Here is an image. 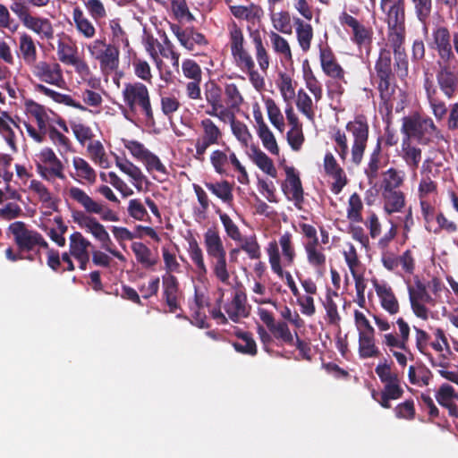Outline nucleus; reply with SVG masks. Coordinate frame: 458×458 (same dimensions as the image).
Returning <instances> with one entry per match:
<instances>
[{
    "instance_id": "obj_30",
    "label": "nucleus",
    "mask_w": 458,
    "mask_h": 458,
    "mask_svg": "<svg viewBox=\"0 0 458 458\" xmlns=\"http://www.w3.org/2000/svg\"><path fill=\"white\" fill-rule=\"evenodd\" d=\"M401 157L411 171L415 172L420 165L422 158V150L420 148L412 145L411 140H403Z\"/></svg>"
},
{
    "instance_id": "obj_59",
    "label": "nucleus",
    "mask_w": 458,
    "mask_h": 458,
    "mask_svg": "<svg viewBox=\"0 0 458 458\" xmlns=\"http://www.w3.org/2000/svg\"><path fill=\"white\" fill-rule=\"evenodd\" d=\"M241 242L240 250L247 253L250 259H258L261 257L260 246L255 235L250 237H242L239 241Z\"/></svg>"
},
{
    "instance_id": "obj_56",
    "label": "nucleus",
    "mask_w": 458,
    "mask_h": 458,
    "mask_svg": "<svg viewBox=\"0 0 458 458\" xmlns=\"http://www.w3.org/2000/svg\"><path fill=\"white\" fill-rule=\"evenodd\" d=\"M363 204L360 195L356 192L352 193L348 201L347 218L355 223L362 222L361 211Z\"/></svg>"
},
{
    "instance_id": "obj_62",
    "label": "nucleus",
    "mask_w": 458,
    "mask_h": 458,
    "mask_svg": "<svg viewBox=\"0 0 458 458\" xmlns=\"http://www.w3.org/2000/svg\"><path fill=\"white\" fill-rule=\"evenodd\" d=\"M409 298L433 307L436 305V301L428 293L426 285L420 281L416 282L415 289L409 287Z\"/></svg>"
},
{
    "instance_id": "obj_53",
    "label": "nucleus",
    "mask_w": 458,
    "mask_h": 458,
    "mask_svg": "<svg viewBox=\"0 0 458 458\" xmlns=\"http://www.w3.org/2000/svg\"><path fill=\"white\" fill-rule=\"evenodd\" d=\"M437 182L431 176L424 175L420 178L418 186L420 201H428L431 195H437Z\"/></svg>"
},
{
    "instance_id": "obj_33",
    "label": "nucleus",
    "mask_w": 458,
    "mask_h": 458,
    "mask_svg": "<svg viewBox=\"0 0 458 458\" xmlns=\"http://www.w3.org/2000/svg\"><path fill=\"white\" fill-rule=\"evenodd\" d=\"M34 88L36 91L49 97L56 103L64 104L81 111L87 110L86 106L81 105L80 102L75 101L70 95L59 93L40 83L35 84Z\"/></svg>"
},
{
    "instance_id": "obj_14",
    "label": "nucleus",
    "mask_w": 458,
    "mask_h": 458,
    "mask_svg": "<svg viewBox=\"0 0 458 458\" xmlns=\"http://www.w3.org/2000/svg\"><path fill=\"white\" fill-rule=\"evenodd\" d=\"M339 22L342 26H347L352 29V35L351 39L358 47H366L371 44L373 30L370 27L365 26L347 12H343L340 14Z\"/></svg>"
},
{
    "instance_id": "obj_23",
    "label": "nucleus",
    "mask_w": 458,
    "mask_h": 458,
    "mask_svg": "<svg viewBox=\"0 0 458 458\" xmlns=\"http://www.w3.org/2000/svg\"><path fill=\"white\" fill-rule=\"evenodd\" d=\"M403 393L404 391L400 385L399 379L396 382L384 385V388L380 393L373 389L371 396L383 408L390 409V401L400 399L403 395Z\"/></svg>"
},
{
    "instance_id": "obj_1",
    "label": "nucleus",
    "mask_w": 458,
    "mask_h": 458,
    "mask_svg": "<svg viewBox=\"0 0 458 458\" xmlns=\"http://www.w3.org/2000/svg\"><path fill=\"white\" fill-rule=\"evenodd\" d=\"M374 69L375 75L372 78L379 92V113L389 124L393 120V110L401 113L406 106V93L396 84L390 49H380Z\"/></svg>"
},
{
    "instance_id": "obj_12",
    "label": "nucleus",
    "mask_w": 458,
    "mask_h": 458,
    "mask_svg": "<svg viewBox=\"0 0 458 458\" xmlns=\"http://www.w3.org/2000/svg\"><path fill=\"white\" fill-rule=\"evenodd\" d=\"M31 72L40 81L57 88H63L65 85L62 67L57 62H37L32 65Z\"/></svg>"
},
{
    "instance_id": "obj_51",
    "label": "nucleus",
    "mask_w": 458,
    "mask_h": 458,
    "mask_svg": "<svg viewBox=\"0 0 458 458\" xmlns=\"http://www.w3.org/2000/svg\"><path fill=\"white\" fill-rule=\"evenodd\" d=\"M57 55L63 64L73 63L72 60L77 57V47L72 43L70 38L58 40Z\"/></svg>"
},
{
    "instance_id": "obj_47",
    "label": "nucleus",
    "mask_w": 458,
    "mask_h": 458,
    "mask_svg": "<svg viewBox=\"0 0 458 458\" xmlns=\"http://www.w3.org/2000/svg\"><path fill=\"white\" fill-rule=\"evenodd\" d=\"M72 165L79 178L84 179L89 184H93L97 180V174L90 165L82 157H74Z\"/></svg>"
},
{
    "instance_id": "obj_15",
    "label": "nucleus",
    "mask_w": 458,
    "mask_h": 458,
    "mask_svg": "<svg viewBox=\"0 0 458 458\" xmlns=\"http://www.w3.org/2000/svg\"><path fill=\"white\" fill-rule=\"evenodd\" d=\"M227 30L230 50L234 63L250 61L249 58L252 56L245 47L246 40L242 29L234 21H232L227 25Z\"/></svg>"
},
{
    "instance_id": "obj_25",
    "label": "nucleus",
    "mask_w": 458,
    "mask_h": 458,
    "mask_svg": "<svg viewBox=\"0 0 458 458\" xmlns=\"http://www.w3.org/2000/svg\"><path fill=\"white\" fill-rule=\"evenodd\" d=\"M69 196L72 199L80 204L88 214H101L103 205L94 200L89 194L79 187H71Z\"/></svg>"
},
{
    "instance_id": "obj_28",
    "label": "nucleus",
    "mask_w": 458,
    "mask_h": 458,
    "mask_svg": "<svg viewBox=\"0 0 458 458\" xmlns=\"http://www.w3.org/2000/svg\"><path fill=\"white\" fill-rule=\"evenodd\" d=\"M205 187L216 197H217L223 203L228 207L233 205V183L226 180L216 182H205Z\"/></svg>"
},
{
    "instance_id": "obj_21",
    "label": "nucleus",
    "mask_w": 458,
    "mask_h": 458,
    "mask_svg": "<svg viewBox=\"0 0 458 458\" xmlns=\"http://www.w3.org/2000/svg\"><path fill=\"white\" fill-rule=\"evenodd\" d=\"M373 286L382 308L390 315L397 314L400 310V305L391 286L387 284H379L377 279L373 280Z\"/></svg>"
},
{
    "instance_id": "obj_45",
    "label": "nucleus",
    "mask_w": 458,
    "mask_h": 458,
    "mask_svg": "<svg viewBox=\"0 0 458 458\" xmlns=\"http://www.w3.org/2000/svg\"><path fill=\"white\" fill-rule=\"evenodd\" d=\"M20 50L27 64L32 66L37 63V48L31 36L23 33L20 37Z\"/></svg>"
},
{
    "instance_id": "obj_40",
    "label": "nucleus",
    "mask_w": 458,
    "mask_h": 458,
    "mask_svg": "<svg viewBox=\"0 0 458 458\" xmlns=\"http://www.w3.org/2000/svg\"><path fill=\"white\" fill-rule=\"evenodd\" d=\"M189 247L187 249L191 261L197 268V273L199 276H204L208 273V268L204 261V255L201 248L199 247L197 240L191 236L188 238Z\"/></svg>"
},
{
    "instance_id": "obj_3",
    "label": "nucleus",
    "mask_w": 458,
    "mask_h": 458,
    "mask_svg": "<svg viewBox=\"0 0 458 458\" xmlns=\"http://www.w3.org/2000/svg\"><path fill=\"white\" fill-rule=\"evenodd\" d=\"M123 99L127 109L123 111L124 117L131 119L127 113L133 115H142L146 124L155 125L154 111L151 105L149 90L141 82L125 83L122 90Z\"/></svg>"
},
{
    "instance_id": "obj_29",
    "label": "nucleus",
    "mask_w": 458,
    "mask_h": 458,
    "mask_svg": "<svg viewBox=\"0 0 458 458\" xmlns=\"http://www.w3.org/2000/svg\"><path fill=\"white\" fill-rule=\"evenodd\" d=\"M119 56V46L108 44L105 53L98 60L104 74L109 75L118 69Z\"/></svg>"
},
{
    "instance_id": "obj_31",
    "label": "nucleus",
    "mask_w": 458,
    "mask_h": 458,
    "mask_svg": "<svg viewBox=\"0 0 458 458\" xmlns=\"http://www.w3.org/2000/svg\"><path fill=\"white\" fill-rule=\"evenodd\" d=\"M308 263L314 267L318 272L325 270L327 257L324 253V248L318 243H304L303 244Z\"/></svg>"
},
{
    "instance_id": "obj_32",
    "label": "nucleus",
    "mask_w": 458,
    "mask_h": 458,
    "mask_svg": "<svg viewBox=\"0 0 458 458\" xmlns=\"http://www.w3.org/2000/svg\"><path fill=\"white\" fill-rule=\"evenodd\" d=\"M234 335L242 341L232 344L237 352L250 356H255L258 353L257 344L252 333L237 329L234 332Z\"/></svg>"
},
{
    "instance_id": "obj_35",
    "label": "nucleus",
    "mask_w": 458,
    "mask_h": 458,
    "mask_svg": "<svg viewBox=\"0 0 458 458\" xmlns=\"http://www.w3.org/2000/svg\"><path fill=\"white\" fill-rule=\"evenodd\" d=\"M116 166L133 180V185L138 191H141L143 182L147 181L146 176L140 168L127 159H121L115 157Z\"/></svg>"
},
{
    "instance_id": "obj_61",
    "label": "nucleus",
    "mask_w": 458,
    "mask_h": 458,
    "mask_svg": "<svg viewBox=\"0 0 458 458\" xmlns=\"http://www.w3.org/2000/svg\"><path fill=\"white\" fill-rule=\"evenodd\" d=\"M265 104L269 121L276 129H278L280 131H283L284 127V116L279 107L271 98L267 99Z\"/></svg>"
},
{
    "instance_id": "obj_60",
    "label": "nucleus",
    "mask_w": 458,
    "mask_h": 458,
    "mask_svg": "<svg viewBox=\"0 0 458 458\" xmlns=\"http://www.w3.org/2000/svg\"><path fill=\"white\" fill-rule=\"evenodd\" d=\"M331 138L335 142V150L341 160L345 162L349 153V146L345 133L340 129H335Z\"/></svg>"
},
{
    "instance_id": "obj_39",
    "label": "nucleus",
    "mask_w": 458,
    "mask_h": 458,
    "mask_svg": "<svg viewBox=\"0 0 458 458\" xmlns=\"http://www.w3.org/2000/svg\"><path fill=\"white\" fill-rule=\"evenodd\" d=\"M296 26V36L298 43L303 52L310 50L313 38V29L310 23H305L301 19L293 17Z\"/></svg>"
},
{
    "instance_id": "obj_57",
    "label": "nucleus",
    "mask_w": 458,
    "mask_h": 458,
    "mask_svg": "<svg viewBox=\"0 0 458 458\" xmlns=\"http://www.w3.org/2000/svg\"><path fill=\"white\" fill-rule=\"evenodd\" d=\"M204 94L210 108L219 107L224 104V99L222 98L223 89L216 83L210 82L207 84Z\"/></svg>"
},
{
    "instance_id": "obj_58",
    "label": "nucleus",
    "mask_w": 458,
    "mask_h": 458,
    "mask_svg": "<svg viewBox=\"0 0 458 458\" xmlns=\"http://www.w3.org/2000/svg\"><path fill=\"white\" fill-rule=\"evenodd\" d=\"M216 213L219 216L227 236L235 242L242 240L241 231L232 218L226 213L222 212L219 208L216 209Z\"/></svg>"
},
{
    "instance_id": "obj_19",
    "label": "nucleus",
    "mask_w": 458,
    "mask_h": 458,
    "mask_svg": "<svg viewBox=\"0 0 458 458\" xmlns=\"http://www.w3.org/2000/svg\"><path fill=\"white\" fill-rule=\"evenodd\" d=\"M285 174L286 179L282 185L283 191L285 195L291 194L288 199L293 200L295 206L300 208L304 201L303 188L300 176L293 166L285 167Z\"/></svg>"
},
{
    "instance_id": "obj_38",
    "label": "nucleus",
    "mask_w": 458,
    "mask_h": 458,
    "mask_svg": "<svg viewBox=\"0 0 458 458\" xmlns=\"http://www.w3.org/2000/svg\"><path fill=\"white\" fill-rule=\"evenodd\" d=\"M276 242L277 248L279 249L280 246L282 250V265L285 267L293 266L296 257V251L293 246L292 233L290 232H284L283 234H281L278 242Z\"/></svg>"
},
{
    "instance_id": "obj_52",
    "label": "nucleus",
    "mask_w": 458,
    "mask_h": 458,
    "mask_svg": "<svg viewBox=\"0 0 458 458\" xmlns=\"http://www.w3.org/2000/svg\"><path fill=\"white\" fill-rule=\"evenodd\" d=\"M271 21L273 27L278 32L287 35H291L293 33L292 19L287 11L271 13Z\"/></svg>"
},
{
    "instance_id": "obj_9",
    "label": "nucleus",
    "mask_w": 458,
    "mask_h": 458,
    "mask_svg": "<svg viewBox=\"0 0 458 458\" xmlns=\"http://www.w3.org/2000/svg\"><path fill=\"white\" fill-rule=\"evenodd\" d=\"M9 230L20 251H30L36 246L48 249V243L43 236L37 231L28 229L24 222L16 221L11 224Z\"/></svg>"
},
{
    "instance_id": "obj_54",
    "label": "nucleus",
    "mask_w": 458,
    "mask_h": 458,
    "mask_svg": "<svg viewBox=\"0 0 458 458\" xmlns=\"http://www.w3.org/2000/svg\"><path fill=\"white\" fill-rule=\"evenodd\" d=\"M87 151L91 160L98 164L102 168L109 166L104 146L99 140L91 141L87 147Z\"/></svg>"
},
{
    "instance_id": "obj_13",
    "label": "nucleus",
    "mask_w": 458,
    "mask_h": 458,
    "mask_svg": "<svg viewBox=\"0 0 458 458\" xmlns=\"http://www.w3.org/2000/svg\"><path fill=\"white\" fill-rule=\"evenodd\" d=\"M257 313L275 339L281 341L283 344H293V335L286 322H276L273 313L263 308H259Z\"/></svg>"
},
{
    "instance_id": "obj_46",
    "label": "nucleus",
    "mask_w": 458,
    "mask_h": 458,
    "mask_svg": "<svg viewBox=\"0 0 458 458\" xmlns=\"http://www.w3.org/2000/svg\"><path fill=\"white\" fill-rule=\"evenodd\" d=\"M269 38L275 53L282 55L287 62H293V54L288 41L276 31H270Z\"/></svg>"
},
{
    "instance_id": "obj_8",
    "label": "nucleus",
    "mask_w": 458,
    "mask_h": 458,
    "mask_svg": "<svg viewBox=\"0 0 458 458\" xmlns=\"http://www.w3.org/2000/svg\"><path fill=\"white\" fill-rule=\"evenodd\" d=\"M35 165L37 173L46 181L65 178L64 166L51 148L46 147L40 150L37 155Z\"/></svg>"
},
{
    "instance_id": "obj_20",
    "label": "nucleus",
    "mask_w": 458,
    "mask_h": 458,
    "mask_svg": "<svg viewBox=\"0 0 458 458\" xmlns=\"http://www.w3.org/2000/svg\"><path fill=\"white\" fill-rule=\"evenodd\" d=\"M319 59L323 72L329 77L336 80L344 79V71L337 63L332 49L327 46L319 47Z\"/></svg>"
},
{
    "instance_id": "obj_44",
    "label": "nucleus",
    "mask_w": 458,
    "mask_h": 458,
    "mask_svg": "<svg viewBox=\"0 0 458 458\" xmlns=\"http://www.w3.org/2000/svg\"><path fill=\"white\" fill-rule=\"evenodd\" d=\"M224 104L233 108V110H239L243 103V97L235 83H225L224 89Z\"/></svg>"
},
{
    "instance_id": "obj_63",
    "label": "nucleus",
    "mask_w": 458,
    "mask_h": 458,
    "mask_svg": "<svg viewBox=\"0 0 458 458\" xmlns=\"http://www.w3.org/2000/svg\"><path fill=\"white\" fill-rule=\"evenodd\" d=\"M210 163L219 174L226 173V166L228 165L226 148L222 149H215L210 154Z\"/></svg>"
},
{
    "instance_id": "obj_34",
    "label": "nucleus",
    "mask_w": 458,
    "mask_h": 458,
    "mask_svg": "<svg viewBox=\"0 0 458 458\" xmlns=\"http://www.w3.org/2000/svg\"><path fill=\"white\" fill-rule=\"evenodd\" d=\"M23 25L41 38L49 40L54 38V28L47 18L31 16Z\"/></svg>"
},
{
    "instance_id": "obj_24",
    "label": "nucleus",
    "mask_w": 458,
    "mask_h": 458,
    "mask_svg": "<svg viewBox=\"0 0 458 458\" xmlns=\"http://www.w3.org/2000/svg\"><path fill=\"white\" fill-rule=\"evenodd\" d=\"M162 282L164 299L169 308V311L174 313L180 309L177 301L179 296V282L177 278L171 274L163 276Z\"/></svg>"
},
{
    "instance_id": "obj_37",
    "label": "nucleus",
    "mask_w": 458,
    "mask_h": 458,
    "mask_svg": "<svg viewBox=\"0 0 458 458\" xmlns=\"http://www.w3.org/2000/svg\"><path fill=\"white\" fill-rule=\"evenodd\" d=\"M359 354L362 359L380 355V351L375 344V332L359 334Z\"/></svg>"
},
{
    "instance_id": "obj_7",
    "label": "nucleus",
    "mask_w": 458,
    "mask_h": 458,
    "mask_svg": "<svg viewBox=\"0 0 458 458\" xmlns=\"http://www.w3.org/2000/svg\"><path fill=\"white\" fill-rule=\"evenodd\" d=\"M406 28H387V39L394 54V68L400 79L409 74V60L405 49Z\"/></svg>"
},
{
    "instance_id": "obj_2",
    "label": "nucleus",
    "mask_w": 458,
    "mask_h": 458,
    "mask_svg": "<svg viewBox=\"0 0 458 458\" xmlns=\"http://www.w3.org/2000/svg\"><path fill=\"white\" fill-rule=\"evenodd\" d=\"M431 36L429 47L437 53L439 58L437 82L444 96L452 99L458 94V72L455 73L449 66L454 59L453 34L446 26L437 25L432 30Z\"/></svg>"
},
{
    "instance_id": "obj_18",
    "label": "nucleus",
    "mask_w": 458,
    "mask_h": 458,
    "mask_svg": "<svg viewBox=\"0 0 458 458\" xmlns=\"http://www.w3.org/2000/svg\"><path fill=\"white\" fill-rule=\"evenodd\" d=\"M380 9L386 14L387 28H406L405 26V1L380 0Z\"/></svg>"
},
{
    "instance_id": "obj_36",
    "label": "nucleus",
    "mask_w": 458,
    "mask_h": 458,
    "mask_svg": "<svg viewBox=\"0 0 458 458\" xmlns=\"http://www.w3.org/2000/svg\"><path fill=\"white\" fill-rule=\"evenodd\" d=\"M384 208L387 214L400 212L405 206V195L400 190L383 191Z\"/></svg>"
},
{
    "instance_id": "obj_55",
    "label": "nucleus",
    "mask_w": 458,
    "mask_h": 458,
    "mask_svg": "<svg viewBox=\"0 0 458 458\" xmlns=\"http://www.w3.org/2000/svg\"><path fill=\"white\" fill-rule=\"evenodd\" d=\"M86 231L90 233L98 241H99L105 250H109V245L113 244L109 233L106 230L105 226L100 224L96 217L92 220Z\"/></svg>"
},
{
    "instance_id": "obj_16",
    "label": "nucleus",
    "mask_w": 458,
    "mask_h": 458,
    "mask_svg": "<svg viewBox=\"0 0 458 458\" xmlns=\"http://www.w3.org/2000/svg\"><path fill=\"white\" fill-rule=\"evenodd\" d=\"M266 251L268 257L271 270L280 278H285L286 284L290 288L292 293L295 297H299L300 291L290 272H284L283 269L281 255L277 248L276 240L270 241L267 243Z\"/></svg>"
},
{
    "instance_id": "obj_22",
    "label": "nucleus",
    "mask_w": 458,
    "mask_h": 458,
    "mask_svg": "<svg viewBox=\"0 0 458 458\" xmlns=\"http://www.w3.org/2000/svg\"><path fill=\"white\" fill-rule=\"evenodd\" d=\"M246 302V294L242 291H236L232 301L225 305L224 309L233 322L238 323L241 318L249 316Z\"/></svg>"
},
{
    "instance_id": "obj_48",
    "label": "nucleus",
    "mask_w": 458,
    "mask_h": 458,
    "mask_svg": "<svg viewBox=\"0 0 458 458\" xmlns=\"http://www.w3.org/2000/svg\"><path fill=\"white\" fill-rule=\"evenodd\" d=\"M250 61H242L240 63L235 64L237 67H239L242 71H246L249 75V80L251 82L252 86L257 90L263 89L265 86V80L263 76L259 74L258 71L255 70V63L252 57L249 58Z\"/></svg>"
},
{
    "instance_id": "obj_10",
    "label": "nucleus",
    "mask_w": 458,
    "mask_h": 458,
    "mask_svg": "<svg viewBox=\"0 0 458 458\" xmlns=\"http://www.w3.org/2000/svg\"><path fill=\"white\" fill-rule=\"evenodd\" d=\"M199 126L202 130V134L195 141L194 157L203 162L207 149L213 145L219 144L223 139V132L210 118L202 119Z\"/></svg>"
},
{
    "instance_id": "obj_6",
    "label": "nucleus",
    "mask_w": 458,
    "mask_h": 458,
    "mask_svg": "<svg viewBox=\"0 0 458 458\" xmlns=\"http://www.w3.org/2000/svg\"><path fill=\"white\" fill-rule=\"evenodd\" d=\"M345 129L352 138V163L359 165L363 159L369 140V125L368 118L364 114H358L352 121L346 123Z\"/></svg>"
},
{
    "instance_id": "obj_64",
    "label": "nucleus",
    "mask_w": 458,
    "mask_h": 458,
    "mask_svg": "<svg viewBox=\"0 0 458 458\" xmlns=\"http://www.w3.org/2000/svg\"><path fill=\"white\" fill-rule=\"evenodd\" d=\"M255 164L267 174L276 177V169L274 166L273 161L264 152L259 149L255 150Z\"/></svg>"
},
{
    "instance_id": "obj_42",
    "label": "nucleus",
    "mask_w": 458,
    "mask_h": 458,
    "mask_svg": "<svg viewBox=\"0 0 458 458\" xmlns=\"http://www.w3.org/2000/svg\"><path fill=\"white\" fill-rule=\"evenodd\" d=\"M72 19L75 28L80 34L86 38H92L96 34V29L92 22L84 15L80 7H75L72 11Z\"/></svg>"
},
{
    "instance_id": "obj_17",
    "label": "nucleus",
    "mask_w": 458,
    "mask_h": 458,
    "mask_svg": "<svg viewBox=\"0 0 458 458\" xmlns=\"http://www.w3.org/2000/svg\"><path fill=\"white\" fill-rule=\"evenodd\" d=\"M381 137H378L377 143L370 152L364 174L369 183H372L378 178L379 171L388 164L389 156L383 154Z\"/></svg>"
},
{
    "instance_id": "obj_43",
    "label": "nucleus",
    "mask_w": 458,
    "mask_h": 458,
    "mask_svg": "<svg viewBox=\"0 0 458 458\" xmlns=\"http://www.w3.org/2000/svg\"><path fill=\"white\" fill-rule=\"evenodd\" d=\"M131 248L136 257L137 261L145 268H150L157 265V259L152 257L151 250L144 243L135 242L131 243Z\"/></svg>"
},
{
    "instance_id": "obj_50",
    "label": "nucleus",
    "mask_w": 458,
    "mask_h": 458,
    "mask_svg": "<svg viewBox=\"0 0 458 458\" xmlns=\"http://www.w3.org/2000/svg\"><path fill=\"white\" fill-rule=\"evenodd\" d=\"M403 172L398 171L394 167L388 168L383 174V180L381 182V189L383 191L397 190L403 185L404 177Z\"/></svg>"
},
{
    "instance_id": "obj_49",
    "label": "nucleus",
    "mask_w": 458,
    "mask_h": 458,
    "mask_svg": "<svg viewBox=\"0 0 458 458\" xmlns=\"http://www.w3.org/2000/svg\"><path fill=\"white\" fill-rule=\"evenodd\" d=\"M91 242L86 239L81 233L74 232L70 236L69 251L72 257L89 254L88 249Z\"/></svg>"
},
{
    "instance_id": "obj_41",
    "label": "nucleus",
    "mask_w": 458,
    "mask_h": 458,
    "mask_svg": "<svg viewBox=\"0 0 458 458\" xmlns=\"http://www.w3.org/2000/svg\"><path fill=\"white\" fill-rule=\"evenodd\" d=\"M415 17L423 25V30L428 32V23L433 11V0H410Z\"/></svg>"
},
{
    "instance_id": "obj_11",
    "label": "nucleus",
    "mask_w": 458,
    "mask_h": 458,
    "mask_svg": "<svg viewBox=\"0 0 458 458\" xmlns=\"http://www.w3.org/2000/svg\"><path fill=\"white\" fill-rule=\"evenodd\" d=\"M171 30L183 47L192 52L194 55H204V51L208 47V40L204 34L193 27L182 29L178 25H172Z\"/></svg>"
},
{
    "instance_id": "obj_5",
    "label": "nucleus",
    "mask_w": 458,
    "mask_h": 458,
    "mask_svg": "<svg viewBox=\"0 0 458 458\" xmlns=\"http://www.w3.org/2000/svg\"><path fill=\"white\" fill-rule=\"evenodd\" d=\"M204 245L215 276L221 283L229 284L226 251L216 228H208L205 232Z\"/></svg>"
},
{
    "instance_id": "obj_27",
    "label": "nucleus",
    "mask_w": 458,
    "mask_h": 458,
    "mask_svg": "<svg viewBox=\"0 0 458 458\" xmlns=\"http://www.w3.org/2000/svg\"><path fill=\"white\" fill-rule=\"evenodd\" d=\"M231 13L239 20H244L248 22L255 24L259 21L263 16V9L259 4L251 3L249 5H232L230 6Z\"/></svg>"
},
{
    "instance_id": "obj_26",
    "label": "nucleus",
    "mask_w": 458,
    "mask_h": 458,
    "mask_svg": "<svg viewBox=\"0 0 458 458\" xmlns=\"http://www.w3.org/2000/svg\"><path fill=\"white\" fill-rule=\"evenodd\" d=\"M250 38L255 48V56L260 70L267 72L270 65V56L264 46L261 34L259 30H252L248 27Z\"/></svg>"
},
{
    "instance_id": "obj_4",
    "label": "nucleus",
    "mask_w": 458,
    "mask_h": 458,
    "mask_svg": "<svg viewBox=\"0 0 458 458\" xmlns=\"http://www.w3.org/2000/svg\"><path fill=\"white\" fill-rule=\"evenodd\" d=\"M401 131L406 136L405 140H414L423 146L443 139L441 131L435 124L433 119L420 112H413L403 118Z\"/></svg>"
}]
</instances>
